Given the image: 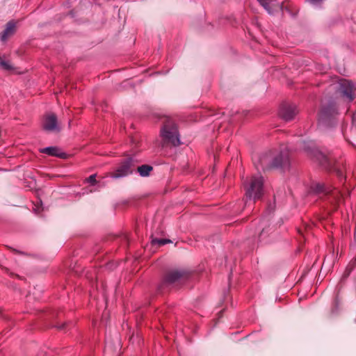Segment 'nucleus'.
Segmentation results:
<instances>
[{
    "label": "nucleus",
    "instance_id": "f257e3e1",
    "mask_svg": "<svg viewBox=\"0 0 356 356\" xmlns=\"http://www.w3.org/2000/svg\"><path fill=\"white\" fill-rule=\"evenodd\" d=\"M307 153L312 159L318 161L327 170L334 172L341 182L344 179L343 168L341 167L340 163L334 159L323 154L316 149H309Z\"/></svg>",
    "mask_w": 356,
    "mask_h": 356
},
{
    "label": "nucleus",
    "instance_id": "f03ea898",
    "mask_svg": "<svg viewBox=\"0 0 356 356\" xmlns=\"http://www.w3.org/2000/svg\"><path fill=\"white\" fill-rule=\"evenodd\" d=\"M245 204L248 200H259L264 194V179L261 175H254L243 181Z\"/></svg>",
    "mask_w": 356,
    "mask_h": 356
},
{
    "label": "nucleus",
    "instance_id": "7ed1b4c3",
    "mask_svg": "<svg viewBox=\"0 0 356 356\" xmlns=\"http://www.w3.org/2000/svg\"><path fill=\"white\" fill-rule=\"evenodd\" d=\"M162 137V146L168 144L177 147L181 144L178 128L172 118H166L163 122V126L161 130Z\"/></svg>",
    "mask_w": 356,
    "mask_h": 356
},
{
    "label": "nucleus",
    "instance_id": "20e7f679",
    "mask_svg": "<svg viewBox=\"0 0 356 356\" xmlns=\"http://www.w3.org/2000/svg\"><path fill=\"white\" fill-rule=\"evenodd\" d=\"M190 275V272L185 269L168 270L163 276L160 289L163 290L165 287L178 286L187 280Z\"/></svg>",
    "mask_w": 356,
    "mask_h": 356
},
{
    "label": "nucleus",
    "instance_id": "39448f33",
    "mask_svg": "<svg viewBox=\"0 0 356 356\" xmlns=\"http://www.w3.org/2000/svg\"><path fill=\"white\" fill-rule=\"evenodd\" d=\"M338 111L334 102L323 104L318 115V124L325 127H331L337 122Z\"/></svg>",
    "mask_w": 356,
    "mask_h": 356
},
{
    "label": "nucleus",
    "instance_id": "423d86ee",
    "mask_svg": "<svg viewBox=\"0 0 356 356\" xmlns=\"http://www.w3.org/2000/svg\"><path fill=\"white\" fill-rule=\"evenodd\" d=\"M135 167V160L129 157L122 161L114 171L110 172V175L113 178L122 177L131 174Z\"/></svg>",
    "mask_w": 356,
    "mask_h": 356
},
{
    "label": "nucleus",
    "instance_id": "0eeeda50",
    "mask_svg": "<svg viewBox=\"0 0 356 356\" xmlns=\"http://www.w3.org/2000/svg\"><path fill=\"white\" fill-rule=\"evenodd\" d=\"M311 190L312 192L316 194H323L328 195L330 193V195L333 197V198L336 200V202H339L341 200V193L334 189V191L331 190L330 188L325 186L323 184L316 183L312 186Z\"/></svg>",
    "mask_w": 356,
    "mask_h": 356
},
{
    "label": "nucleus",
    "instance_id": "6e6552de",
    "mask_svg": "<svg viewBox=\"0 0 356 356\" xmlns=\"http://www.w3.org/2000/svg\"><path fill=\"white\" fill-rule=\"evenodd\" d=\"M297 107L293 104L283 103L279 110L280 117L285 121H289L294 118L298 113Z\"/></svg>",
    "mask_w": 356,
    "mask_h": 356
},
{
    "label": "nucleus",
    "instance_id": "1a4fd4ad",
    "mask_svg": "<svg viewBox=\"0 0 356 356\" xmlns=\"http://www.w3.org/2000/svg\"><path fill=\"white\" fill-rule=\"evenodd\" d=\"M275 159H276L273 156V150H270L260 156L259 163L264 170L277 168V163Z\"/></svg>",
    "mask_w": 356,
    "mask_h": 356
},
{
    "label": "nucleus",
    "instance_id": "9d476101",
    "mask_svg": "<svg viewBox=\"0 0 356 356\" xmlns=\"http://www.w3.org/2000/svg\"><path fill=\"white\" fill-rule=\"evenodd\" d=\"M42 128L47 131H59L60 127L58 124L56 115L53 113H47L44 116Z\"/></svg>",
    "mask_w": 356,
    "mask_h": 356
},
{
    "label": "nucleus",
    "instance_id": "9b49d317",
    "mask_svg": "<svg viewBox=\"0 0 356 356\" xmlns=\"http://www.w3.org/2000/svg\"><path fill=\"white\" fill-rule=\"evenodd\" d=\"M273 156L276 159L275 161L277 163V168H285L289 165V152L286 148L280 151L273 150Z\"/></svg>",
    "mask_w": 356,
    "mask_h": 356
},
{
    "label": "nucleus",
    "instance_id": "f8f14e48",
    "mask_svg": "<svg viewBox=\"0 0 356 356\" xmlns=\"http://www.w3.org/2000/svg\"><path fill=\"white\" fill-rule=\"evenodd\" d=\"M353 89V85L348 81L343 80L339 85L338 91L347 102H350L354 99Z\"/></svg>",
    "mask_w": 356,
    "mask_h": 356
},
{
    "label": "nucleus",
    "instance_id": "ddd939ff",
    "mask_svg": "<svg viewBox=\"0 0 356 356\" xmlns=\"http://www.w3.org/2000/svg\"><path fill=\"white\" fill-rule=\"evenodd\" d=\"M0 68L7 72H12L15 70L10 59V55L7 54H0Z\"/></svg>",
    "mask_w": 356,
    "mask_h": 356
},
{
    "label": "nucleus",
    "instance_id": "4468645a",
    "mask_svg": "<svg viewBox=\"0 0 356 356\" xmlns=\"http://www.w3.org/2000/svg\"><path fill=\"white\" fill-rule=\"evenodd\" d=\"M40 152L52 156H56L60 159H65L66 154L60 152L57 147H48L40 149Z\"/></svg>",
    "mask_w": 356,
    "mask_h": 356
},
{
    "label": "nucleus",
    "instance_id": "2eb2a0df",
    "mask_svg": "<svg viewBox=\"0 0 356 356\" xmlns=\"http://www.w3.org/2000/svg\"><path fill=\"white\" fill-rule=\"evenodd\" d=\"M16 31V23L11 21L6 24V27L1 34V41L6 42V40L13 35Z\"/></svg>",
    "mask_w": 356,
    "mask_h": 356
},
{
    "label": "nucleus",
    "instance_id": "dca6fc26",
    "mask_svg": "<svg viewBox=\"0 0 356 356\" xmlns=\"http://www.w3.org/2000/svg\"><path fill=\"white\" fill-rule=\"evenodd\" d=\"M355 131L354 129V118L353 117L351 126L349 128H345L343 131V134L346 141L348 142L349 143H351L353 145H354L351 141V138H353V136H355Z\"/></svg>",
    "mask_w": 356,
    "mask_h": 356
},
{
    "label": "nucleus",
    "instance_id": "f3484780",
    "mask_svg": "<svg viewBox=\"0 0 356 356\" xmlns=\"http://www.w3.org/2000/svg\"><path fill=\"white\" fill-rule=\"evenodd\" d=\"M152 169V167L148 165H142L137 168L138 172L143 177L148 176Z\"/></svg>",
    "mask_w": 356,
    "mask_h": 356
},
{
    "label": "nucleus",
    "instance_id": "a211bd4d",
    "mask_svg": "<svg viewBox=\"0 0 356 356\" xmlns=\"http://www.w3.org/2000/svg\"><path fill=\"white\" fill-rule=\"evenodd\" d=\"M257 1L260 3L261 6H262L264 8V9L269 14H273V11L270 5V0H257Z\"/></svg>",
    "mask_w": 356,
    "mask_h": 356
},
{
    "label": "nucleus",
    "instance_id": "6ab92c4d",
    "mask_svg": "<svg viewBox=\"0 0 356 356\" xmlns=\"http://www.w3.org/2000/svg\"><path fill=\"white\" fill-rule=\"evenodd\" d=\"M355 268V263L353 260L352 262H350L348 266L346 267V270L343 272V274L342 275V280H344L346 278H347L350 273L353 271V270Z\"/></svg>",
    "mask_w": 356,
    "mask_h": 356
},
{
    "label": "nucleus",
    "instance_id": "aec40b11",
    "mask_svg": "<svg viewBox=\"0 0 356 356\" xmlns=\"http://www.w3.org/2000/svg\"><path fill=\"white\" fill-rule=\"evenodd\" d=\"M169 243H171V241L170 239L154 238V239H152V244H154V245L158 244L159 246L163 245Z\"/></svg>",
    "mask_w": 356,
    "mask_h": 356
},
{
    "label": "nucleus",
    "instance_id": "412c9836",
    "mask_svg": "<svg viewBox=\"0 0 356 356\" xmlns=\"http://www.w3.org/2000/svg\"><path fill=\"white\" fill-rule=\"evenodd\" d=\"M339 301L338 300L337 298H336L333 302H332V309H331V312L332 314H335L338 311V308H339Z\"/></svg>",
    "mask_w": 356,
    "mask_h": 356
},
{
    "label": "nucleus",
    "instance_id": "4be33fe9",
    "mask_svg": "<svg viewBox=\"0 0 356 356\" xmlns=\"http://www.w3.org/2000/svg\"><path fill=\"white\" fill-rule=\"evenodd\" d=\"M87 181L90 184H91L92 185H94L96 183V175H90L88 179H87Z\"/></svg>",
    "mask_w": 356,
    "mask_h": 356
},
{
    "label": "nucleus",
    "instance_id": "5701e85b",
    "mask_svg": "<svg viewBox=\"0 0 356 356\" xmlns=\"http://www.w3.org/2000/svg\"><path fill=\"white\" fill-rule=\"evenodd\" d=\"M312 4H321L323 2V0H307Z\"/></svg>",
    "mask_w": 356,
    "mask_h": 356
},
{
    "label": "nucleus",
    "instance_id": "b1692460",
    "mask_svg": "<svg viewBox=\"0 0 356 356\" xmlns=\"http://www.w3.org/2000/svg\"><path fill=\"white\" fill-rule=\"evenodd\" d=\"M57 327L59 330H63L65 327V323H63L61 325L58 326Z\"/></svg>",
    "mask_w": 356,
    "mask_h": 356
},
{
    "label": "nucleus",
    "instance_id": "393cba45",
    "mask_svg": "<svg viewBox=\"0 0 356 356\" xmlns=\"http://www.w3.org/2000/svg\"><path fill=\"white\" fill-rule=\"evenodd\" d=\"M356 236V227H355V229H354V236Z\"/></svg>",
    "mask_w": 356,
    "mask_h": 356
}]
</instances>
